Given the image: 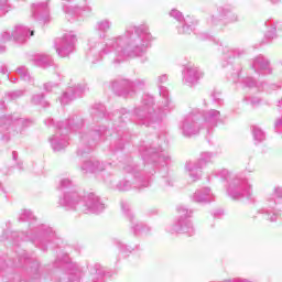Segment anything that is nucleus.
I'll return each mask as SVG.
<instances>
[{"mask_svg": "<svg viewBox=\"0 0 282 282\" xmlns=\"http://www.w3.org/2000/svg\"><path fill=\"white\" fill-rule=\"evenodd\" d=\"M31 36H34V31H31Z\"/></svg>", "mask_w": 282, "mask_h": 282, "instance_id": "obj_1", "label": "nucleus"}]
</instances>
